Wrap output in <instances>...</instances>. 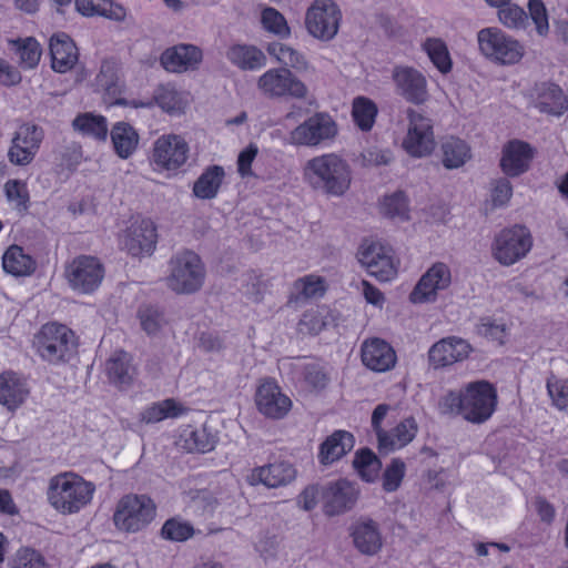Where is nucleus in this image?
Returning <instances> with one entry per match:
<instances>
[{
    "mask_svg": "<svg viewBox=\"0 0 568 568\" xmlns=\"http://www.w3.org/2000/svg\"><path fill=\"white\" fill-rule=\"evenodd\" d=\"M308 184L328 195L341 196L351 185L352 171L345 160L335 153L315 156L304 166Z\"/></svg>",
    "mask_w": 568,
    "mask_h": 568,
    "instance_id": "f257e3e1",
    "label": "nucleus"
},
{
    "mask_svg": "<svg viewBox=\"0 0 568 568\" xmlns=\"http://www.w3.org/2000/svg\"><path fill=\"white\" fill-rule=\"evenodd\" d=\"M95 491L91 481L73 473H63L50 479L48 500L62 514H74L87 506Z\"/></svg>",
    "mask_w": 568,
    "mask_h": 568,
    "instance_id": "f03ea898",
    "label": "nucleus"
},
{
    "mask_svg": "<svg viewBox=\"0 0 568 568\" xmlns=\"http://www.w3.org/2000/svg\"><path fill=\"white\" fill-rule=\"evenodd\" d=\"M205 274L200 256L193 251L184 250L169 261L166 286L176 294H193L202 288Z\"/></svg>",
    "mask_w": 568,
    "mask_h": 568,
    "instance_id": "7ed1b4c3",
    "label": "nucleus"
},
{
    "mask_svg": "<svg viewBox=\"0 0 568 568\" xmlns=\"http://www.w3.org/2000/svg\"><path fill=\"white\" fill-rule=\"evenodd\" d=\"M156 516L154 500L144 494H126L120 498L113 514L116 529L128 534L144 530Z\"/></svg>",
    "mask_w": 568,
    "mask_h": 568,
    "instance_id": "20e7f679",
    "label": "nucleus"
},
{
    "mask_svg": "<svg viewBox=\"0 0 568 568\" xmlns=\"http://www.w3.org/2000/svg\"><path fill=\"white\" fill-rule=\"evenodd\" d=\"M39 355L51 364L65 363L74 355L75 336L65 325L48 323L36 336Z\"/></svg>",
    "mask_w": 568,
    "mask_h": 568,
    "instance_id": "39448f33",
    "label": "nucleus"
},
{
    "mask_svg": "<svg viewBox=\"0 0 568 568\" xmlns=\"http://www.w3.org/2000/svg\"><path fill=\"white\" fill-rule=\"evenodd\" d=\"M477 41L481 54L500 65L516 64L525 54L524 45L498 28L481 29Z\"/></svg>",
    "mask_w": 568,
    "mask_h": 568,
    "instance_id": "423d86ee",
    "label": "nucleus"
},
{
    "mask_svg": "<svg viewBox=\"0 0 568 568\" xmlns=\"http://www.w3.org/2000/svg\"><path fill=\"white\" fill-rule=\"evenodd\" d=\"M257 89L267 99H305L306 84L288 68H273L257 79Z\"/></svg>",
    "mask_w": 568,
    "mask_h": 568,
    "instance_id": "0eeeda50",
    "label": "nucleus"
},
{
    "mask_svg": "<svg viewBox=\"0 0 568 568\" xmlns=\"http://www.w3.org/2000/svg\"><path fill=\"white\" fill-rule=\"evenodd\" d=\"M497 406V390L487 381L467 384L464 388V418L473 424L489 419Z\"/></svg>",
    "mask_w": 568,
    "mask_h": 568,
    "instance_id": "6e6552de",
    "label": "nucleus"
},
{
    "mask_svg": "<svg viewBox=\"0 0 568 568\" xmlns=\"http://www.w3.org/2000/svg\"><path fill=\"white\" fill-rule=\"evenodd\" d=\"M337 133L335 120L326 112H317L290 132L288 143L313 148L332 141Z\"/></svg>",
    "mask_w": 568,
    "mask_h": 568,
    "instance_id": "1a4fd4ad",
    "label": "nucleus"
},
{
    "mask_svg": "<svg viewBox=\"0 0 568 568\" xmlns=\"http://www.w3.org/2000/svg\"><path fill=\"white\" fill-rule=\"evenodd\" d=\"M532 246L529 231L521 225H515L500 231L493 244L494 257L505 266H509L527 255Z\"/></svg>",
    "mask_w": 568,
    "mask_h": 568,
    "instance_id": "9d476101",
    "label": "nucleus"
},
{
    "mask_svg": "<svg viewBox=\"0 0 568 568\" xmlns=\"http://www.w3.org/2000/svg\"><path fill=\"white\" fill-rule=\"evenodd\" d=\"M342 13L333 0H315L305 14L308 33L322 41L332 40L338 32Z\"/></svg>",
    "mask_w": 568,
    "mask_h": 568,
    "instance_id": "9b49d317",
    "label": "nucleus"
},
{
    "mask_svg": "<svg viewBox=\"0 0 568 568\" xmlns=\"http://www.w3.org/2000/svg\"><path fill=\"white\" fill-rule=\"evenodd\" d=\"M407 134L403 140L404 150L414 158L429 155L436 145L433 121L423 113L407 110Z\"/></svg>",
    "mask_w": 568,
    "mask_h": 568,
    "instance_id": "f8f14e48",
    "label": "nucleus"
},
{
    "mask_svg": "<svg viewBox=\"0 0 568 568\" xmlns=\"http://www.w3.org/2000/svg\"><path fill=\"white\" fill-rule=\"evenodd\" d=\"M65 276L73 290L81 293H91L101 284L104 270L98 258L82 255L74 258L67 266Z\"/></svg>",
    "mask_w": 568,
    "mask_h": 568,
    "instance_id": "ddd939ff",
    "label": "nucleus"
},
{
    "mask_svg": "<svg viewBox=\"0 0 568 568\" xmlns=\"http://www.w3.org/2000/svg\"><path fill=\"white\" fill-rule=\"evenodd\" d=\"M44 139L41 126L31 123L22 124L11 140L8 159L14 165L24 166L36 158Z\"/></svg>",
    "mask_w": 568,
    "mask_h": 568,
    "instance_id": "4468645a",
    "label": "nucleus"
},
{
    "mask_svg": "<svg viewBox=\"0 0 568 568\" xmlns=\"http://www.w3.org/2000/svg\"><path fill=\"white\" fill-rule=\"evenodd\" d=\"M187 142L178 134H164L156 139L152 151V162L161 170L180 169L189 159Z\"/></svg>",
    "mask_w": 568,
    "mask_h": 568,
    "instance_id": "2eb2a0df",
    "label": "nucleus"
},
{
    "mask_svg": "<svg viewBox=\"0 0 568 568\" xmlns=\"http://www.w3.org/2000/svg\"><path fill=\"white\" fill-rule=\"evenodd\" d=\"M358 261L381 282L390 281L397 273L390 250L379 243L363 244L358 252Z\"/></svg>",
    "mask_w": 568,
    "mask_h": 568,
    "instance_id": "dca6fc26",
    "label": "nucleus"
},
{
    "mask_svg": "<svg viewBox=\"0 0 568 568\" xmlns=\"http://www.w3.org/2000/svg\"><path fill=\"white\" fill-rule=\"evenodd\" d=\"M359 490L355 484L338 479L328 483L323 490V508L327 516H336L351 510L357 499Z\"/></svg>",
    "mask_w": 568,
    "mask_h": 568,
    "instance_id": "f3484780",
    "label": "nucleus"
},
{
    "mask_svg": "<svg viewBox=\"0 0 568 568\" xmlns=\"http://www.w3.org/2000/svg\"><path fill=\"white\" fill-rule=\"evenodd\" d=\"M450 282L452 273L449 267L445 263L437 262L420 277L410 293V301L413 303L434 301L437 292L447 288Z\"/></svg>",
    "mask_w": 568,
    "mask_h": 568,
    "instance_id": "a211bd4d",
    "label": "nucleus"
},
{
    "mask_svg": "<svg viewBox=\"0 0 568 568\" xmlns=\"http://www.w3.org/2000/svg\"><path fill=\"white\" fill-rule=\"evenodd\" d=\"M255 403L261 414L273 419L285 417L292 407L290 397L282 393L275 382L270 379L257 387Z\"/></svg>",
    "mask_w": 568,
    "mask_h": 568,
    "instance_id": "6ab92c4d",
    "label": "nucleus"
},
{
    "mask_svg": "<svg viewBox=\"0 0 568 568\" xmlns=\"http://www.w3.org/2000/svg\"><path fill=\"white\" fill-rule=\"evenodd\" d=\"M530 104L539 112L561 115L568 109V100L562 90L551 82H539L527 94Z\"/></svg>",
    "mask_w": 568,
    "mask_h": 568,
    "instance_id": "aec40b11",
    "label": "nucleus"
},
{
    "mask_svg": "<svg viewBox=\"0 0 568 568\" xmlns=\"http://www.w3.org/2000/svg\"><path fill=\"white\" fill-rule=\"evenodd\" d=\"M393 80L398 93L408 102L422 104L428 99L426 78L412 67H396Z\"/></svg>",
    "mask_w": 568,
    "mask_h": 568,
    "instance_id": "412c9836",
    "label": "nucleus"
},
{
    "mask_svg": "<svg viewBox=\"0 0 568 568\" xmlns=\"http://www.w3.org/2000/svg\"><path fill=\"white\" fill-rule=\"evenodd\" d=\"M468 343L457 337H446L435 343L428 351L429 365L435 368L450 366L465 359L469 354Z\"/></svg>",
    "mask_w": 568,
    "mask_h": 568,
    "instance_id": "4be33fe9",
    "label": "nucleus"
},
{
    "mask_svg": "<svg viewBox=\"0 0 568 568\" xmlns=\"http://www.w3.org/2000/svg\"><path fill=\"white\" fill-rule=\"evenodd\" d=\"M296 477V469L287 462H277L261 467H255L247 475L250 485H264L268 488H277L291 484Z\"/></svg>",
    "mask_w": 568,
    "mask_h": 568,
    "instance_id": "5701e85b",
    "label": "nucleus"
},
{
    "mask_svg": "<svg viewBox=\"0 0 568 568\" xmlns=\"http://www.w3.org/2000/svg\"><path fill=\"white\" fill-rule=\"evenodd\" d=\"M203 59L202 51L193 44L181 43L166 49L160 58L162 67L170 72H185L197 69Z\"/></svg>",
    "mask_w": 568,
    "mask_h": 568,
    "instance_id": "b1692460",
    "label": "nucleus"
},
{
    "mask_svg": "<svg viewBox=\"0 0 568 568\" xmlns=\"http://www.w3.org/2000/svg\"><path fill=\"white\" fill-rule=\"evenodd\" d=\"M534 158L532 148L519 140L508 142L503 149L501 171L509 178H516L528 171Z\"/></svg>",
    "mask_w": 568,
    "mask_h": 568,
    "instance_id": "393cba45",
    "label": "nucleus"
},
{
    "mask_svg": "<svg viewBox=\"0 0 568 568\" xmlns=\"http://www.w3.org/2000/svg\"><path fill=\"white\" fill-rule=\"evenodd\" d=\"M355 548L363 555L374 556L382 546L383 538L378 524L371 518H359L349 528Z\"/></svg>",
    "mask_w": 568,
    "mask_h": 568,
    "instance_id": "a878e982",
    "label": "nucleus"
},
{
    "mask_svg": "<svg viewBox=\"0 0 568 568\" xmlns=\"http://www.w3.org/2000/svg\"><path fill=\"white\" fill-rule=\"evenodd\" d=\"M362 362L374 372H386L394 367L396 355L388 343L379 338H372L362 345Z\"/></svg>",
    "mask_w": 568,
    "mask_h": 568,
    "instance_id": "bb28decb",
    "label": "nucleus"
},
{
    "mask_svg": "<svg viewBox=\"0 0 568 568\" xmlns=\"http://www.w3.org/2000/svg\"><path fill=\"white\" fill-rule=\"evenodd\" d=\"M156 230L152 221L142 220L133 225L124 240V246L132 256L150 255L155 248Z\"/></svg>",
    "mask_w": 568,
    "mask_h": 568,
    "instance_id": "cd10ccee",
    "label": "nucleus"
},
{
    "mask_svg": "<svg viewBox=\"0 0 568 568\" xmlns=\"http://www.w3.org/2000/svg\"><path fill=\"white\" fill-rule=\"evenodd\" d=\"M109 381L121 389L129 388L136 376L132 356L120 349L115 351L105 363Z\"/></svg>",
    "mask_w": 568,
    "mask_h": 568,
    "instance_id": "c85d7f7f",
    "label": "nucleus"
},
{
    "mask_svg": "<svg viewBox=\"0 0 568 568\" xmlns=\"http://www.w3.org/2000/svg\"><path fill=\"white\" fill-rule=\"evenodd\" d=\"M29 394V385L22 376L13 372H4L0 375V404L8 409L19 407Z\"/></svg>",
    "mask_w": 568,
    "mask_h": 568,
    "instance_id": "c756f323",
    "label": "nucleus"
},
{
    "mask_svg": "<svg viewBox=\"0 0 568 568\" xmlns=\"http://www.w3.org/2000/svg\"><path fill=\"white\" fill-rule=\"evenodd\" d=\"M50 54L52 69L60 73L70 70L78 61V49L65 33L54 34L50 39Z\"/></svg>",
    "mask_w": 568,
    "mask_h": 568,
    "instance_id": "7c9ffc66",
    "label": "nucleus"
},
{
    "mask_svg": "<svg viewBox=\"0 0 568 568\" xmlns=\"http://www.w3.org/2000/svg\"><path fill=\"white\" fill-rule=\"evenodd\" d=\"M355 444V438L347 430H335L320 446L318 459L323 465H331L349 453Z\"/></svg>",
    "mask_w": 568,
    "mask_h": 568,
    "instance_id": "2f4dec72",
    "label": "nucleus"
},
{
    "mask_svg": "<svg viewBox=\"0 0 568 568\" xmlns=\"http://www.w3.org/2000/svg\"><path fill=\"white\" fill-rule=\"evenodd\" d=\"M227 60L244 71L258 70L266 65L267 58L264 52L251 44H233L226 51Z\"/></svg>",
    "mask_w": 568,
    "mask_h": 568,
    "instance_id": "473e14b6",
    "label": "nucleus"
},
{
    "mask_svg": "<svg viewBox=\"0 0 568 568\" xmlns=\"http://www.w3.org/2000/svg\"><path fill=\"white\" fill-rule=\"evenodd\" d=\"M418 430L417 423L414 417H407L402 420L392 430L382 433L378 439V448L385 452L399 449L409 444L416 436Z\"/></svg>",
    "mask_w": 568,
    "mask_h": 568,
    "instance_id": "72a5a7b5",
    "label": "nucleus"
},
{
    "mask_svg": "<svg viewBox=\"0 0 568 568\" xmlns=\"http://www.w3.org/2000/svg\"><path fill=\"white\" fill-rule=\"evenodd\" d=\"M225 178L224 168L209 165L195 180L192 193L200 200H213L217 196Z\"/></svg>",
    "mask_w": 568,
    "mask_h": 568,
    "instance_id": "f704fd0d",
    "label": "nucleus"
},
{
    "mask_svg": "<svg viewBox=\"0 0 568 568\" xmlns=\"http://www.w3.org/2000/svg\"><path fill=\"white\" fill-rule=\"evenodd\" d=\"M77 11L84 17L100 16L116 22L126 18V10L113 0H75Z\"/></svg>",
    "mask_w": 568,
    "mask_h": 568,
    "instance_id": "c9c22d12",
    "label": "nucleus"
},
{
    "mask_svg": "<svg viewBox=\"0 0 568 568\" xmlns=\"http://www.w3.org/2000/svg\"><path fill=\"white\" fill-rule=\"evenodd\" d=\"M113 149L121 159H129L136 150L139 134L135 129L126 122L115 123L110 132Z\"/></svg>",
    "mask_w": 568,
    "mask_h": 568,
    "instance_id": "e433bc0d",
    "label": "nucleus"
},
{
    "mask_svg": "<svg viewBox=\"0 0 568 568\" xmlns=\"http://www.w3.org/2000/svg\"><path fill=\"white\" fill-rule=\"evenodd\" d=\"M442 162L448 169H458L463 166L470 158V148L462 139L449 136L442 143Z\"/></svg>",
    "mask_w": 568,
    "mask_h": 568,
    "instance_id": "4c0bfd02",
    "label": "nucleus"
},
{
    "mask_svg": "<svg viewBox=\"0 0 568 568\" xmlns=\"http://www.w3.org/2000/svg\"><path fill=\"white\" fill-rule=\"evenodd\" d=\"M3 270L14 276L31 274L36 268L33 258L18 245H11L2 257Z\"/></svg>",
    "mask_w": 568,
    "mask_h": 568,
    "instance_id": "58836bf2",
    "label": "nucleus"
},
{
    "mask_svg": "<svg viewBox=\"0 0 568 568\" xmlns=\"http://www.w3.org/2000/svg\"><path fill=\"white\" fill-rule=\"evenodd\" d=\"M72 126L83 135L98 141H106L109 130L106 119L103 115L90 112L81 113L72 121Z\"/></svg>",
    "mask_w": 568,
    "mask_h": 568,
    "instance_id": "ea45409f",
    "label": "nucleus"
},
{
    "mask_svg": "<svg viewBox=\"0 0 568 568\" xmlns=\"http://www.w3.org/2000/svg\"><path fill=\"white\" fill-rule=\"evenodd\" d=\"M186 408L173 398L152 404L141 413V420L146 424L158 423L165 418H175L183 415Z\"/></svg>",
    "mask_w": 568,
    "mask_h": 568,
    "instance_id": "a19ab883",
    "label": "nucleus"
},
{
    "mask_svg": "<svg viewBox=\"0 0 568 568\" xmlns=\"http://www.w3.org/2000/svg\"><path fill=\"white\" fill-rule=\"evenodd\" d=\"M119 70L120 67L115 60H103L100 67V71L95 77L97 89L106 92L109 95L119 94L122 87Z\"/></svg>",
    "mask_w": 568,
    "mask_h": 568,
    "instance_id": "79ce46f5",
    "label": "nucleus"
},
{
    "mask_svg": "<svg viewBox=\"0 0 568 568\" xmlns=\"http://www.w3.org/2000/svg\"><path fill=\"white\" fill-rule=\"evenodd\" d=\"M324 292L323 278L315 275H307L294 282L288 302L297 304L308 298L321 296Z\"/></svg>",
    "mask_w": 568,
    "mask_h": 568,
    "instance_id": "37998d69",
    "label": "nucleus"
},
{
    "mask_svg": "<svg viewBox=\"0 0 568 568\" xmlns=\"http://www.w3.org/2000/svg\"><path fill=\"white\" fill-rule=\"evenodd\" d=\"M377 105L366 97H357L353 101L352 116L355 124L364 132L372 130L377 116Z\"/></svg>",
    "mask_w": 568,
    "mask_h": 568,
    "instance_id": "c03bdc74",
    "label": "nucleus"
},
{
    "mask_svg": "<svg viewBox=\"0 0 568 568\" xmlns=\"http://www.w3.org/2000/svg\"><path fill=\"white\" fill-rule=\"evenodd\" d=\"M184 447L193 453H207L214 449L216 437L205 426L184 430Z\"/></svg>",
    "mask_w": 568,
    "mask_h": 568,
    "instance_id": "a18cd8bd",
    "label": "nucleus"
},
{
    "mask_svg": "<svg viewBox=\"0 0 568 568\" xmlns=\"http://www.w3.org/2000/svg\"><path fill=\"white\" fill-rule=\"evenodd\" d=\"M267 52L274 57L284 68H293L298 71L307 69L305 57L297 50L281 42H272L267 45Z\"/></svg>",
    "mask_w": 568,
    "mask_h": 568,
    "instance_id": "49530a36",
    "label": "nucleus"
},
{
    "mask_svg": "<svg viewBox=\"0 0 568 568\" xmlns=\"http://www.w3.org/2000/svg\"><path fill=\"white\" fill-rule=\"evenodd\" d=\"M353 466L365 481H374L378 475L382 463L368 448L359 449L354 457Z\"/></svg>",
    "mask_w": 568,
    "mask_h": 568,
    "instance_id": "de8ad7c7",
    "label": "nucleus"
},
{
    "mask_svg": "<svg viewBox=\"0 0 568 568\" xmlns=\"http://www.w3.org/2000/svg\"><path fill=\"white\" fill-rule=\"evenodd\" d=\"M428 58L442 73L452 70V59L446 43L438 38H427L423 44Z\"/></svg>",
    "mask_w": 568,
    "mask_h": 568,
    "instance_id": "09e8293b",
    "label": "nucleus"
},
{
    "mask_svg": "<svg viewBox=\"0 0 568 568\" xmlns=\"http://www.w3.org/2000/svg\"><path fill=\"white\" fill-rule=\"evenodd\" d=\"M14 47L16 54L19 58V64L23 69H33L38 65L41 58V47L33 38L11 41Z\"/></svg>",
    "mask_w": 568,
    "mask_h": 568,
    "instance_id": "8fccbe9b",
    "label": "nucleus"
},
{
    "mask_svg": "<svg viewBox=\"0 0 568 568\" xmlns=\"http://www.w3.org/2000/svg\"><path fill=\"white\" fill-rule=\"evenodd\" d=\"M138 316L142 329L149 335L158 334L166 324L163 310L155 305H142L139 308Z\"/></svg>",
    "mask_w": 568,
    "mask_h": 568,
    "instance_id": "3c124183",
    "label": "nucleus"
},
{
    "mask_svg": "<svg viewBox=\"0 0 568 568\" xmlns=\"http://www.w3.org/2000/svg\"><path fill=\"white\" fill-rule=\"evenodd\" d=\"M7 201L13 205L19 213L27 212L30 196L27 184L20 180H8L4 184Z\"/></svg>",
    "mask_w": 568,
    "mask_h": 568,
    "instance_id": "603ef678",
    "label": "nucleus"
},
{
    "mask_svg": "<svg viewBox=\"0 0 568 568\" xmlns=\"http://www.w3.org/2000/svg\"><path fill=\"white\" fill-rule=\"evenodd\" d=\"M261 22L266 31L276 34L280 38H287L291 33L286 19L275 8H264L261 14Z\"/></svg>",
    "mask_w": 568,
    "mask_h": 568,
    "instance_id": "864d4df0",
    "label": "nucleus"
},
{
    "mask_svg": "<svg viewBox=\"0 0 568 568\" xmlns=\"http://www.w3.org/2000/svg\"><path fill=\"white\" fill-rule=\"evenodd\" d=\"M499 22L508 29H525L528 24V14L518 4L509 2L498 10Z\"/></svg>",
    "mask_w": 568,
    "mask_h": 568,
    "instance_id": "5fc2aeb1",
    "label": "nucleus"
},
{
    "mask_svg": "<svg viewBox=\"0 0 568 568\" xmlns=\"http://www.w3.org/2000/svg\"><path fill=\"white\" fill-rule=\"evenodd\" d=\"M10 568H45L44 557L37 550L22 547L11 557Z\"/></svg>",
    "mask_w": 568,
    "mask_h": 568,
    "instance_id": "6e6d98bb",
    "label": "nucleus"
},
{
    "mask_svg": "<svg viewBox=\"0 0 568 568\" xmlns=\"http://www.w3.org/2000/svg\"><path fill=\"white\" fill-rule=\"evenodd\" d=\"M382 212L389 217L408 219V203L405 194L398 191L389 196H385L382 204Z\"/></svg>",
    "mask_w": 568,
    "mask_h": 568,
    "instance_id": "4d7b16f0",
    "label": "nucleus"
},
{
    "mask_svg": "<svg viewBox=\"0 0 568 568\" xmlns=\"http://www.w3.org/2000/svg\"><path fill=\"white\" fill-rule=\"evenodd\" d=\"M156 104L165 112L175 113L181 110L179 93L169 85H160L154 93Z\"/></svg>",
    "mask_w": 568,
    "mask_h": 568,
    "instance_id": "13d9d810",
    "label": "nucleus"
},
{
    "mask_svg": "<svg viewBox=\"0 0 568 568\" xmlns=\"http://www.w3.org/2000/svg\"><path fill=\"white\" fill-rule=\"evenodd\" d=\"M528 18L536 26V31L540 37H546L549 32L548 12L541 0H528Z\"/></svg>",
    "mask_w": 568,
    "mask_h": 568,
    "instance_id": "bf43d9fd",
    "label": "nucleus"
},
{
    "mask_svg": "<svg viewBox=\"0 0 568 568\" xmlns=\"http://www.w3.org/2000/svg\"><path fill=\"white\" fill-rule=\"evenodd\" d=\"M193 527L174 518L164 523L161 535L164 539L172 541H184L193 535Z\"/></svg>",
    "mask_w": 568,
    "mask_h": 568,
    "instance_id": "052dcab7",
    "label": "nucleus"
},
{
    "mask_svg": "<svg viewBox=\"0 0 568 568\" xmlns=\"http://www.w3.org/2000/svg\"><path fill=\"white\" fill-rule=\"evenodd\" d=\"M405 463L398 458L392 460L383 476V488L388 491H395L400 486L405 475Z\"/></svg>",
    "mask_w": 568,
    "mask_h": 568,
    "instance_id": "680f3d73",
    "label": "nucleus"
},
{
    "mask_svg": "<svg viewBox=\"0 0 568 568\" xmlns=\"http://www.w3.org/2000/svg\"><path fill=\"white\" fill-rule=\"evenodd\" d=\"M547 389L555 406L568 412V381H559L552 375L547 379Z\"/></svg>",
    "mask_w": 568,
    "mask_h": 568,
    "instance_id": "e2e57ef3",
    "label": "nucleus"
},
{
    "mask_svg": "<svg viewBox=\"0 0 568 568\" xmlns=\"http://www.w3.org/2000/svg\"><path fill=\"white\" fill-rule=\"evenodd\" d=\"M491 203L494 207L506 206L513 196V185L507 178H499L491 182Z\"/></svg>",
    "mask_w": 568,
    "mask_h": 568,
    "instance_id": "0e129e2a",
    "label": "nucleus"
},
{
    "mask_svg": "<svg viewBox=\"0 0 568 568\" xmlns=\"http://www.w3.org/2000/svg\"><path fill=\"white\" fill-rule=\"evenodd\" d=\"M304 379L308 386L317 390L324 389L331 381L328 372L318 364H307L304 367Z\"/></svg>",
    "mask_w": 568,
    "mask_h": 568,
    "instance_id": "69168bd1",
    "label": "nucleus"
},
{
    "mask_svg": "<svg viewBox=\"0 0 568 568\" xmlns=\"http://www.w3.org/2000/svg\"><path fill=\"white\" fill-rule=\"evenodd\" d=\"M439 409L446 415H462L464 417V389L459 393L448 392L439 400Z\"/></svg>",
    "mask_w": 568,
    "mask_h": 568,
    "instance_id": "338daca9",
    "label": "nucleus"
},
{
    "mask_svg": "<svg viewBox=\"0 0 568 568\" xmlns=\"http://www.w3.org/2000/svg\"><path fill=\"white\" fill-rule=\"evenodd\" d=\"M506 327L504 324L496 323L489 318H485L478 325V333L491 341H497L500 344L505 337Z\"/></svg>",
    "mask_w": 568,
    "mask_h": 568,
    "instance_id": "774afa93",
    "label": "nucleus"
}]
</instances>
